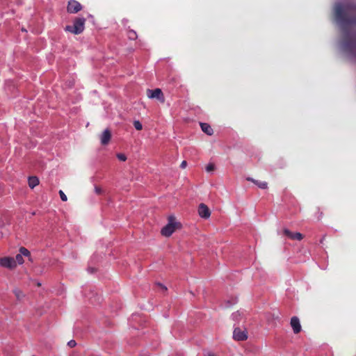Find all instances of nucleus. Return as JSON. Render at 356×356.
<instances>
[{
    "mask_svg": "<svg viewBox=\"0 0 356 356\" xmlns=\"http://www.w3.org/2000/svg\"><path fill=\"white\" fill-rule=\"evenodd\" d=\"M341 49L346 52L353 51L356 49V44L351 42H346L341 44Z\"/></svg>",
    "mask_w": 356,
    "mask_h": 356,
    "instance_id": "nucleus-11",
    "label": "nucleus"
},
{
    "mask_svg": "<svg viewBox=\"0 0 356 356\" xmlns=\"http://www.w3.org/2000/svg\"><path fill=\"white\" fill-rule=\"evenodd\" d=\"M234 339L238 341H243L248 338L247 332L239 328H235L233 333Z\"/></svg>",
    "mask_w": 356,
    "mask_h": 356,
    "instance_id": "nucleus-9",
    "label": "nucleus"
},
{
    "mask_svg": "<svg viewBox=\"0 0 356 356\" xmlns=\"http://www.w3.org/2000/svg\"><path fill=\"white\" fill-rule=\"evenodd\" d=\"M198 213L201 218L205 219L209 218L211 216V211L209 207L203 203H201L198 207Z\"/></svg>",
    "mask_w": 356,
    "mask_h": 356,
    "instance_id": "nucleus-7",
    "label": "nucleus"
},
{
    "mask_svg": "<svg viewBox=\"0 0 356 356\" xmlns=\"http://www.w3.org/2000/svg\"><path fill=\"white\" fill-rule=\"evenodd\" d=\"M59 195H60V199L63 201L65 202L67 200V197L66 195L63 193V191H59Z\"/></svg>",
    "mask_w": 356,
    "mask_h": 356,
    "instance_id": "nucleus-23",
    "label": "nucleus"
},
{
    "mask_svg": "<svg viewBox=\"0 0 356 356\" xmlns=\"http://www.w3.org/2000/svg\"><path fill=\"white\" fill-rule=\"evenodd\" d=\"M302 238H303V236H302V234H300L299 232L292 233V235L291 237V239L298 240V241L302 240Z\"/></svg>",
    "mask_w": 356,
    "mask_h": 356,
    "instance_id": "nucleus-16",
    "label": "nucleus"
},
{
    "mask_svg": "<svg viewBox=\"0 0 356 356\" xmlns=\"http://www.w3.org/2000/svg\"><path fill=\"white\" fill-rule=\"evenodd\" d=\"M128 36L130 39L134 40L136 38V33L134 31H129Z\"/></svg>",
    "mask_w": 356,
    "mask_h": 356,
    "instance_id": "nucleus-21",
    "label": "nucleus"
},
{
    "mask_svg": "<svg viewBox=\"0 0 356 356\" xmlns=\"http://www.w3.org/2000/svg\"><path fill=\"white\" fill-rule=\"evenodd\" d=\"M95 191L96 193L100 194L102 192V190L101 188H99L98 186H95Z\"/></svg>",
    "mask_w": 356,
    "mask_h": 356,
    "instance_id": "nucleus-27",
    "label": "nucleus"
},
{
    "mask_svg": "<svg viewBox=\"0 0 356 356\" xmlns=\"http://www.w3.org/2000/svg\"><path fill=\"white\" fill-rule=\"evenodd\" d=\"M247 179L248 181H252V182H253L254 184H255V183H256V181H257V180H256V179H253V178H251V177H247V179Z\"/></svg>",
    "mask_w": 356,
    "mask_h": 356,
    "instance_id": "nucleus-29",
    "label": "nucleus"
},
{
    "mask_svg": "<svg viewBox=\"0 0 356 356\" xmlns=\"http://www.w3.org/2000/svg\"><path fill=\"white\" fill-rule=\"evenodd\" d=\"M13 293L18 300H22L25 296L24 293L19 289H15Z\"/></svg>",
    "mask_w": 356,
    "mask_h": 356,
    "instance_id": "nucleus-14",
    "label": "nucleus"
},
{
    "mask_svg": "<svg viewBox=\"0 0 356 356\" xmlns=\"http://www.w3.org/2000/svg\"><path fill=\"white\" fill-rule=\"evenodd\" d=\"M117 157L121 161H125L127 160V156L124 154H118Z\"/></svg>",
    "mask_w": 356,
    "mask_h": 356,
    "instance_id": "nucleus-22",
    "label": "nucleus"
},
{
    "mask_svg": "<svg viewBox=\"0 0 356 356\" xmlns=\"http://www.w3.org/2000/svg\"><path fill=\"white\" fill-rule=\"evenodd\" d=\"M291 326L293 328V332L295 334H298L301 331V325L300 323V320L298 317L293 316L291 319L290 322Z\"/></svg>",
    "mask_w": 356,
    "mask_h": 356,
    "instance_id": "nucleus-10",
    "label": "nucleus"
},
{
    "mask_svg": "<svg viewBox=\"0 0 356 356\" xmlns=\"http://www.w3.org/2000/svg\"><path fill=\"white\" fill-rule=\"evenodd\" d=\"M15 261H16V265L17 264H22L24 262L23 256L20 253L16 255Z\"/></svg>",
    "mask_w": 356,
    "mask_h": 356,
    "instance_id": "nucleus-17",
    "label": "nucleus"
},
{
    "mask_svg": "<svg viewBox=\"0 0 356 356\" xmlns=\"http://www.w3.org/2000/svg\"><path fill=\"white\" fill-rule=\"evenodd\" d=\"M158 285H159V286H161V288L163 291H166V290H167V288H166L165 286H163V284H158Z\"/></svg>",
    "mask_w": 356,
    "mask_h": 356,
    "instance_id": "nucleus-30",
    "label": "nucleus"
},
{
    "mask_svg": "<svg viewBox=\"0 0 356 356\" xmlns=\"http://www.w3.org/2000/svg\"><path fill=\"white\" fill-rule=\"evenodd\" d=\"M19 253L22 255V256H25V257H29L30 256V252L25 248H20L19 249Z\"/></svg>",
    "mask_w": 356,
    "mask_h": 356,
    "instance_id": "nucleus-18",
    "label": "nucleus"
},
{
    "mask_svg": "<svg viewBox=\"0 0 356 356\" xmlns=\"http://www.w3.org/2000/svg\"><path fill=\"white\" fill-rule=\"evenodd\" d=\"M111 138V132L108 129H106L99 136L101 144L106 145L108 144Z\"/></svg>",
    "mask_w": 356,
    "mask_h": 356,
    "instance_id": "nucleus-8",
    "label": "nucleus"
},
{
    "mask_svg": "<svg viewBox=\"0 0 356 356\" xmlns=\"http://www.w3.org/2000/svg\"><path fill=\"white\" fill-rule=\"evenodd\" d=\"M134 126L136 130H141L143 129V125L138 120L134 122Z\"/></svg>",
    "mask_w": 356,
    "mask_h": 356,
    "instance_id": "nucleus-19",
    "label": "nucleus"
},
{
    "mask_svg": "<svg viewBox=\"0 0 356 356\" xmlns=\"http://www.w3.org/2000/svg\"><path fill=\"white\" fill-rule=\"evenodd\" d=\"M255 184L261 189H266L268 188V184L266 181H260L257 180Z\"/></svg>",
    "mask_w": 356,
    "mask_h": 356,
    "instance_id": "nucleus-15",
    "label": "nucleus"
},
{
    "mask_svg": "<svg viewBox=\"0 0 356 356\" xmlns=\"http://www.w3.org/2000/svg\"><path fill=\"white\" fill-rule=\"evenodd\" d=\"M67 345L71 347V348H73L76 345V343L74 340H71L68 343H67Z\"/></svg>",
    "mask_w": 356,
    "mask_h": 356,
    "instance_id": "nucleus-25",
    "label": "nucleus"
},
{
    "mask_svg": "<svg viewBox=\"0 0 356 356\" xmlns=\"http://www.w3.org/2000/svg\"><path fill=\"white\" fill-rule=\"evenodd\" d=\"M0 266L4 268L13 269L16 267L15 259L10 257L0 258Z\"/></svg>",
    "mask_w": 356,
    "mask_h": 356,
    "instance_id": "nucleus-4",
    "label": "nucleus"
},
{
    "mask_svg": "<svg viewBox=\"0 0 356 356\" xmlns=\"http://www.w3.org/2000/svg\"><path fill=\"white\" fill-rule=\"evenodd\" d=\"M241 316V313L239 312H237L236 313H234L232 314V317L234 320H238V317Z\"/></svg>",
    "mask_w": 356,
    "mask_h": 356,
    "instance_id": "nucleus-26",
    "label": "nucleus"
},
{
    "mask_svg": "<svg viewBox=\"0 0 356 356\" xmlns=\"http://www.w3.org/2000/svg\"><path fill=\"white\" fill-rule=\"evenodd\" d=\"M86 19L84 17L76 18L72 26H66L65 30L75 35L81 33L85 29Z\"/></svg>",
    "mask_w": 356,
    "mask_h": 356,
    "instance_id": "nucleus-3",
    "label": "nucleus"
},
{
    "mask_svg": "<svg viewBox=\"0 0 356 356\" xmlns=\"http://www.w3.org/2000/svg\"><path fill=\"white\" fill-rule=\"evenodd\" d=\"M215 169V165L213 163H209L207 166H206V171L207 172H211L212 171H213Z\"/></svg>",
    "mask_w": 356,
    "mask_h": 356,
    "instance_id": "nucleus-20",
    "label": "nucleus"
},
{
    "mask_svg": "<svg viewBox=\"0 0 356 356\" xmlns=\"http://www.w3.org/2000/svg\"><path fill=\"white\" fill-rule=\"evenodd\" d=\"M179 228L180 224L176 221L175 218L174 216H170L168 218V224L162 228L161 233L163 236L169 237L176 229Z\"/></svg>",
    "mask_w": 356,
    "mask_h": 356,
    "instance_id": "nucleus-2",
    "label": "nucleus"
},
{
    "mask_svg": "<svg viewBox=\"0 0 356 356\" xmlns=\"http://www.w3.org/2000/svg\"><path fill=\"white\" fill-rule=\"evenodd\" d=\"M82 9V6L76 0H70L67 3V10L69 13H76Z\"/></svg>",
    "mask_w": 356,
    "mask_h": 356,
    "instance_id": "nucleus-5",
    "label": "nucleus"
},
{
    "mask_svg": "<svg viewBox=\"0 0 356 356\" xmlns=\"http://www.w3.org/2000/svg\"><path fill=\"white\" fill-rule=\"evenodd\" d=\"M207 356H215V355L211 353H209Z\"/></svg>",
    "mask_w": 356,
    "mask_h": 356,
    "instance_id": "nucleus-31",
    "label": "nucleus"
},
{
    "mask_svg": "<svg viewBox=\"0 0 356 356\" xmlns=\"http://www.w3.org/2000/svg\"><path fill=\"white\" fill-rule=\"evenodd\" d=\"M284 233L291 238V235H292V233L290 230H289L288 229H284Z\"/></svg>",
    "mask_w": 356,
    "mask_h": 356,
    "instance_id": "nucleus-24",
    "label": "nucleus"
},
{
    "mask_svg": "<svg viewBox=\"0 0 356 356\" xmlns=\"http://www.w3.org/2000/svg\"><path fill=\"white\" fill-rule=\"evenodd\" d=\"M39 184V179L36 177H31L29 178V186L30 188H33Z\"/></svg>",
    "mask_w": 356,
    "mask_h": 356,
    "instance_id": "nucleus-13",
    "label": "nucleus"
},
{
    "mask_svg": "<svg viewBox=\"0 0 356 356\" xmlns=\"http://www.w3.org/2000/svg\"><path fill=\"white\" fill-rule=\"evenodd\" d=\"M186 165H187V163H186V161H183L181 162V165H180V166H181V168H185L186 167Z\"/></svg>",
    "mask_w": 356,
    "mask_h": 356,
    "instance_id": "nucleus-28",
    "label": "nucleus"
},
{
    "mask_svg": "<svg viewBox=\"0 0 356 356\" xmlns=\"http://www.w3.org/2000/svg\"><path fill=\"white\" fill-rule=\"evenodd\" d=\"M147 95L150 99H157L161 102H164L163 94L161 89L156 88L154 90H147Z\"/></svg>",
    "mask_w": 356,
    "mask_h": 356,
    "instance_id": "nucleus-6",
    "label": "nucleus"
},
{
    "mask_svg": "<svg viewBox=\"0 0 356 356\" xmlns=\"http://www.w3.org/2000/svg\"><path fill=\"white\" fill-rule=\"evenodd\" d=\"M356 1L350 2L337 3L334 6V16L336 22L345 29L346 26H356Z\"/></svg>",
    "mask_w": 356,
    "mask_h": 356,
    "instance_id": "nucleus-1",
    "label": "nucleus"
},
{
    "mask_svg": "<svg viewBox=\"0 0 356 356\" xmlns=\"http://www.w3.org/2000/svg\"><path fill=\"white\" fill-rule=\"evenodd\" d=\"M200 127L202 131L207 134V135L211 136L213 134V129L209 124L200 123Z\"/></svg>",
    "mask_w": 356,
    "mask_h": 356,
    "instance_id": "nucleus-12",
    "label": "nucleus"
}]
</instances>
